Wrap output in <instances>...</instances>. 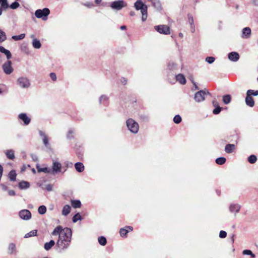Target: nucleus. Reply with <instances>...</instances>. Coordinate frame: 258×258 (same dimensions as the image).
<instances>
[{
	"mask_svg": "<svg viewBox=\"0 0 258 258\" xmlns=\"http://www.w3.org/2000/svg\"><path fill=\"white\" fill-rule=\"evenodd\" d=\"M55 244V242L53 240H51L48 242H46L44 244V248L46 250H50Z\"/></svg>",
	"mask_w": 258,
	"mask_h": 258,
	"instance_id": "nucleus-22",
	"label": "nucleus"
},
{
	"mask_svg": "<svg viewBox=\"0 0 258 258\" xmlns=\"http://www.w3.org/2000/svg\"><path fill=\"white\" fill-rule=\"evenodd\" d=\"M52 235L59 236L56 245L59 248L64 249L69 246L72 236V231L70 228H62V226H57L52 231Z\"/></svg>",
	"mask_w": 258,
	"mask_h": 258,
	"instance_id": "nucleus-1",
	"label": "nucleus"
},
{
	"mask_svg": "<svg viewBox=\"0 0 258 258\" xmlns=\"http://www.w3.org/2000/svg\"><path fill=\"white\" fill-rule=\"evenodd\" d=\"M85 6L88 7V8H91L93 6V4L92 3H86L84 5Z\"/></svg>",
	"mask_w": 258,
	"mask_h": 258,
	"instance_id": "nucleus-58",
	"label": "nucleus"
},
{
	"mask_svg": "<svg viewBox=\"0 0 258 258\" xmlns=\"http://www.w3.org/2000/svg\"><path fill=\"white\" fill-rule=\"evenodd\" d=\"M154 29L160 34L168 35L170 33L169 27L165 25L155 26Z\"/></svg>",
	"mask_w": 258,
	"mask_h": 258,
	"instance_id": "nucleus-4",
	"label": "nucleus"
},
{
	"mask_svg": "<svg viewBox=\"0 0 258 258\" xmlns=\"http://www.w3.org/2000/svg\"><path fill=\"white\" fill-rule=\"evenodd\" d=\"M38 171L39 172H43L45 173H49L50 169L49 168H48L47 167L40 168H38Z\"/></svg>",
	"mask_w": 258,
	"mask_h": 258,
	"instance_id": "nucleus-45",
	"label": "nucleus"
},
{
	"mask_svg": "<svg viewBox=\"0 0 258 258\" xmlns=\"http://www.w3.org/2000/svg\"><path fill=\"white\" fill-rule=\"evenodd\" d=\"M81 216L79 213H77L73 217V221L75 223L77 222L79 220H81Z\"/></svg>",
	"mask_w": 258,
	"mask_h": 258,
	"instance_id": "nucleus-43",
	"label": "nucleus"
},
{
	"mask_svg": "<svg viewBox=\"0 0 258 258\" xmlns=\"http://www.w3.org/2000/svg\"><path fill=\"white\" fill-rule=\"evenodd\" d=\"M222 108L220 107L219 106L218 107H216L213 111V113L214 114H219L220 111H221Z\"/></svg>",
	"mask_w": 258,
	"mask_h": 258,
	"instance_id": "nucleus-47",
	"label": "nucleus"
},
{
	"mask_svg": "<svg viewBox=\"0 0 258 258\" xmlns=\"http://www.w3.org/2000/svg\"><path fill=\"white\" fill-rule=\"evenodd\" d=\"M227 236V233L225 231L221 230L219 233V237L221 238H225Z\"/></svg>",
	"mask_w": 258,
	"mask_h": 258,
	"instance_id": "nucleus-49",
	"label": "nucleus"
},
{
	"mask_svg": "<svg viewBox=\"0 0 258 258\" xmlns=\"http://www.w3.org/2000/svg\"><path fill=\"white\" fill-rule=\"evenodd\" d=\"M176 80L181 84L184 85L186 84V79L183 75L179 74L176 76Z\"/></svg>",
	"mask_w": 258,
	"mask_h": 258,
	"instance_id": "nucleus-15",
	"label": "nucleus"
},
{
	"mask_svg": "<svg viewBox=\"0 0 258 258\" xmlns=\"http://www.w3.org/2000/svg\"><path fill=\"white\" fill-rule=\"evenodd\" d=\"M110 6L113 9L119 10L125 7L126 4L122 1H117L112 2Z\"/></svg>",
	"mask_w": 258,
	"mask_h": 258,
	"instance_id": "nucleus-7",
	"label": "nucleus"
},
{
	"mask_svg": "<svg viewBox=\"0 0 258 258\" xmlns=\"http://www.w3.org/2000/svg\"><path fill=\"white\" fill-rule=\"evenodd\" d=\"M3 173V166L0 165V178H1Z\"/></svg>",
	"mask_w": 258,
	"mask_h": 258,
	"instance_id": "nucleus-56",
	"label": "nucleus"
},
{
	"mask_svg": "<svg viewBox=\"0 0 258 258\" xmlns=\"http://www.w3.org/2000/svg\"><path fill=\"white\" fill-rule=\"evenodd\" d=\"M223 102L225 104H229L231 101V97L230 95H225L222 98Z\"/></svg>",
	"mask_w": 258,
	"mask_h": 258,
	"instance_id": "nucleus-31",
	"label": "nucleus"
},
{
	"mask_svg": "<svg viewBox=\"0 0 258 258\" xmlns=\"http://www.w3.org/2000/svg\"><path fill=\"white\" fill-rule=\"evenodd\" d=\"M40 135L43 137V142L45 146H47L48 145V137L44 134L42 131L39 132Z\"/></svg>",
	"mask_w": 258,
	"mask_h": 258,
	"instance_id": "nucleus-32",
	"label": "nucleus"
},
{
	"mask_svg": "<svg viewBox=\"0 0 258 258\" xmlns=\"http://www.w3.org/2000/svg\"><path fill=\"white\" fill-rule=\"evenodd\" d=\"M7 39L6 33L0 29V43H2Z\"/></svg>",
	"mask_w": 258,
	"mask_h": 258,
	"instance_id": "nucleus-34",
	"label": "nucleus"
},
{
	"mask_svg": "<svg viewBox=\"0 0 258 258\" xmlns=\"http://www.w3.org/2000/svg\"><path fill=\"white\" fill-rule=\"evenodd\" d=\"M50 14V10L48 8H45L42 10H37L35 12V15L37 18H41L43 20H46L48 16Z\"/></svg>",
	"mask_w": 258,
	"mask_h": 258,
	"instance_id": "nucleus-2",
	"label": "nucleus"
},
{
	"mask_svg": "<svg viewBox=\"0 0 258 258\" xmlns=\"http://www.w3.org/2000/svg\"><path fill=\"white\" fill-rule=\"evenodd\" d=\"M247 160L250 163L253 164L256 162L257 157L254 155H251L248 157Z\"/></svg>",
	"mask_w": 258,
	"mask_h": 258,
	"instance_id": "nucleus-35",
	"label": "nucleus"
},
{
	"mask_svg": "<svg viewBox=\"0 0 258 258\" xmlns=\"http://www.w3.org/2000/svg\"><path fill=\"white\" fill-rule=\"evenodd\" d=\"M18 83L20 86L23 88H28L30 86L29 80L26 78H20L18 80Z\"/></svg>",
	"mask_w": 258,
	"mask_h": 258,
	"instance_id": "nucleus-9",
	"label": "nucleus"
},
{
	"mask_svg": "<svg viewBox=\"0 0 258 258\" xmlns=\"http://www.w3.org/2000/svg\"><path fill=\"white\" fill-rule=\"evenodd\" d=\"M235 149V146L234 144H228L226 145L225 151L227 153L233 152Z\"/></svg>",
	"mask_w": 258,
	"mask_h": 258,
	"instance_id": "nucleus-20",
	"label": "nucleus"
},
{
	"mask_svg": "<svg viewBox=\"0 0 258 258\" xmlns=\"http://www.w3.org/2000/svg\"><path fill=\"white\" fill-rule=\"evenodd\" d=\"M71 205L74 208H79L81 207V203L80 200H71Z\"/></svg>",
	"mask_w": 258,
	"mask_h": 258,
	"instance_id": "nucleus-24",
	"label": "nucleus"
},
{
	"mask_svg": "<svg viewBox=\"0 0 258 258\" xmlns=\"http://www.w3.org/2000/svg\"><path fill=\"white\" fill-rule=\"evenodd\" d=\"M75 167L76 170L79 172H83L84 170V166L82 163L77 162L75 164Z\"/></svg>",
	"mask_w": 258,
	"mask_h": 258,
	"instance_id": "nucleus-23",
	"label": "nucleus"
},
{
	"mask_svg": "<svg viewBox=\"0 0 258 258\" xmlns=\"http://www.w3.org/2000/svg\"><path fill=\"white\" fill-rule=\"evenodd\" d=\"M226 158L224 157H219L216 159V163L218 165H223L226 162Z\"/></svg>",
	"mask_w": 258,
	"mask_h": 258,
	"instance_id": "nucleus-36",
	"label": "nucleus"
},
{
	"mask_svg": "<svg viewBox=\"0 0 258 258\" xmlns=\"http://www.w3.org/2000/svg\"><path fill=\"white\" fill-rule=\"evenodd\" d=\"M37 230H33L29 232V233H27L25 234L24 237L25 238H28L31 236H36L37 235Z\"/></svg>",
	"mask_w": 258,
	"mask_h": 258,
	"instance_id": "nucleus-37",
	"label": "nucleus"
},
{
	"mask_svg": "<svg viewBox=\"0 0 258 258\" xmlns=\"http://www.w3.org/2000/svg\"><path fill=\"white\" fill-rule=\"evenodd\" d=\"M19 6H20V4H19V3H18L17 2H15L11 5L10 8L12 9H16L17 8H18L19 7Z\"/></svg>",
	"mask_w": 258,
	"mask_h": 258,
	"instance_id": "nucleus-46",
	"label": "nucleus"
},
{
	"mask_svg": "<svg viewBox=\"0 0 258 258\" xmlns=\"http://www.w3.org/2000/svg\"><path fill=\"white\" fill-rule=\"evenodd\" d=\"M0 4L4 9H7L8 7L7 0H0Z\"/></svg>",
	"mask_w": 258,
	"mask_h": 258,
	"instance_id": "nucleus-42",
	"label": "nucleus"
},
{
	"mask_svg": "<svg viewBox=\"0 0 258 258\" xmlns=\"http://www.w3.org/2000/svg\"><path fill=\"white\" fill-rule=\"evenodd\" d=\"M25 34H21L19 35H15L12 36V39L15 41H18L19 40H22L25 38Z\"/></svg>",
	"mask_w": 258,
	"mask_h": 258,
	"instance_id": "nucleus-39",
	"label": "nucleus"
},
{
	"mask_svg": "<svg viewBox=\"0 0 258 258\" xmlns=\"http://www.w3.org/2000/svg\"><path fill=\"white\" fill-rule=\"evenodd\" d=\"M212 103L213 106L215 107L219 106L218 102L216 100H213Z\"/></svg>",
	"mask_w": 258,
	"mask_h": 258,
	"instance_id": "nucleus-55",
	"label": "nucleus"
},
{
	"mask_svg": "<svg viewBox=\"0 0 258 258\" xmlns=\"http://www.w3.org/2000/svg\"><path fill=\"white\" fill-rule=\"evenodd\" d=\"M61 165L60 163L57 162H54L53 163L52 170L54 172H58L60 171Z\"/></svg>",
	"mask_w": 258,
	"mask_h": 258,
	"instance_id": "nucleus-19",
	"label": "nucleus"
},
{
	"mask_svg": "<svg viewBox=\"0 0 258 258\" xmlns=\"http://www.w3.org/2000/svg\"><path fill=\"white\" fill-rule=\"evenodd\" d=\"M187 16H188V22L191 26V31H192V32H195V25L194 24V21L193 17L190 14H188Z\"/></svg>",
	"mask_w": 258,
	"mask_h": 258,
	"instance_id": "nucleus-30",
	"label": "nucleus"
},
{
	"mask_svg": "<svg viewBox=\"0 0 258 258\" xmlns=\"http://www.w3.org/2000/svg\"><path fill=\"white\" fill-rule=\"evenodd\" d=\"M248 91H251V92L250 93V96H251L252 95L254 96L258 95V90L254 91L252 90H248Z\"/></svg>",
	"mask_w": 258,
	"mask_h": 258,
	"instance_id": "nucleus-52",
	"label": "nucleus"
},
{
	"mask_svg": "<svg viewBox=\"0 0 258 258\" xmlns=\"http://www.w3.org/2000/svg\"><path fill=\"white\" fill-rule=\"evenodd\" d=\"M19 118L23 121L25 125H28L31 121V119L27 115L26 113H20L19 116Z\"/></svg>",
	"mask_w": 258,
	"mask_h": 258,
	"instance_id": "nucleus-13",
	"label": "nucleus"
},
{
	"mask_svg": "<svg viewBox=\"0 0 258 258\" xmlns=\"http://www.w3.org/2000/svg\"><path fill=\"white\" fill-rule=\"evenodd\" d=\"M133 228L132 226H126L124 228H121L119 230V233L121 237L126 236L127 233L130 231H132Z\"/></svg>",
	"mask_w": 258,
	"mask_h": 258,
	"instance_id": "nucleus-12",
	"label": "nucleus"
},
{
	"mask_svg": "<svg viewBox=\"0 0 258 258\" xmlns=\"http://www.w3.org/2000/svg\"><path fill=\"white\" fill-rule=\"evenodd\" d=\"M38 211L40 214H44L46 212V208L45 206H40L38 208Z\"/></svg>",
	"mask_w": 258,
	"mask_h": 258,
	"instance_id": "nucleus-40",
	"label": "nucleus"
},
{
	"mask_svg": "<svg viewBox=\"0 0 258 258\" xmlns=\"http://www.w3.org/2000/svg\"><path fill=\"white\" fill-rule=\"evenodd\" d=\"M70 211L71 207L68 205H66L63 207L62 214L64 216H67L70 213Z\"/></svg>",
	"mask_w": 258,
	"mask_h": 258,
	"instance_id": "nucleus-25",
	"label": "nucleus"
},
{
	"mask_svg": "<svg viewBox=\"0 0 258 258\" xmlns=\"http://www.w3.org/2000/svg\"><path fill=\"white\" fill-rule=\"evenodd\" d=\"M130 15L131 16H134L135 15V13L134 12H130Z\"/></svg>",
	"mask_w": 258,
	"mask_h": 258,
	"instance_id": "nucleus-64",
	"label": "nucleus"
},
{
	"mask_svg": "<svg viewBox=\"0 0 258 258\" xmlns=\"http://www.w3.org/2000/svg\"><path fill=\"white\" fill-rule=\"evenodd\" d=\"M210 94L208 91L201 90L195 94V99L197 102H200L203 101L205 99V96Z\"/></svg>",
	"mask_w": 258,
	"mask_h": 258,
	"instance_id": "nucleus-5",
	"label": "nucleus"
},
{
	"mask_svg": "<svg viewBox=\"0 0 258 258\" xmlns=\"http://www.w3.org/2000/svg\"><path fill=\"white\" fill-rule=\"evenodd\" d=\"M0 52L4 53L6 55L8 59H9L12 57V54L11 52L2 46H0Z\"/></svg>",
	"mask_w": 258,
	"mask_h": 258,
	"instance_id": "nucleus-18",
	"label": "nucleus"
},
{
	"mask_svg": "<svg viewBox=\"0 0 258 258\" xmlns=\"http://www.w3.org/2000/svg\"><path fill=\"white\" fill-rule=\"evenodd\" d=\"M9 195L11 196H14L15 195V192L14 190H10Z\"/></svg>",
	"mask_w": 258,
	"mask_h": 258,
	"instance_id": "nucleus-60",
	"label": "nucleus"
},
{
	"mask_svg": "<svg viewBox=\"0 0 258 258\" xmlns=\"http://www.w3.org/2000/svg\"><path fill=\"white\" fill-rule=\"evenodd\" d=\"M12 64V61L9 60L3 64L2 68L5 74L10 75L13 72L14 69Z\"/></svg>",
	"mask_w": 258,
	"mask_h": 258,
	"instance_id": "nucleus-6",
	"label": "nucleus"
},
{
	"mask_svg": "<svg viewBox=\"0 0 258 258\" xmlns=\"http://www.w3.org/2000/svg\"><path fill=\"white\" fill-rule=\"evenodd\" d=\"M49 76L53 81H55L56 80V76L54 73H51Z\"/></svg>",
	"mask_w": 258,
	"mask_h": 258,
	"instance_id": "nucleus-51",
	"label": "nucleus"
},
{
	"mask_svg": "<svg viewBox=\"0 0 258 258\" xmlns=\"http://www.w3.org/2000/svg\"><path fill=\"white\" fill-rule=\"evenodd\" d=\"M228 58L230 60L236 61H237L239 58V54L236 52H231L228 54Z\"/></svg>",
	"mask_w": 258,
	"mask_h": 258,
	"instance_id": "nucleus-14",
	"label": "nucleus"
},
{
	"mask_svg": "<svg viewBox=\"0 0 258 258\" xmlns=\"http://www.w3.org/2000/svg\"><path fill=\"white\" fill-rule=\"evenodd\" d=\"M32 45H33V46L35 48H37V49L40 48L41 46V44L40 41L36 39H33V42H32Z\"/></svg>",
	"mask_w": 258,
	"mask_h": 258,
	"instance_id": "nucleus-33",
	"label": "nucleus"
},
{
	"mask_svg": "<svg viewBox=\"0 0 258 258\" xmlns=\"http://www.w3.org/2000/svg\"><path fill=\"white\" fill-rule=\"evenodd\" d=\"M251 34V29L249 27H245L242 30V38H249Z\"/></svg>",
	"mask_w": 258,
	"mask_h": 258,
	"instance_id": "nucleus-16",
	"label": "nucleus"
},
{
	"mask_svg": "<svg viewBox=\"0 0 258 258\" xmlns=\"http://www.w3.org/2000/svg\"><path fill=\"white\" fill-rule=\"evenodd\" d=\"M126 125L128 130L133 133H138L139 128L138 123L132 118L127 119L126 121Z\"/></svg>",
	"mask_w": 258,
	"mask_h": 258,
	"instance_id": "nucleus-3",
	"label": "nucleus"
},
{
	"mask_svg": "<svg viewBox=\"0 0 258 258\" xmlns=\"http://www.w3.org/2000/svg\"><path fill=\"white\" fill-rule=\"evenodd\" d=\"M253 2L255 6H258V0H253Z\"/></svg>",
	"mask_w": 258,
	"mask_h": 258,
	"instance_id": "nucleus-61",
	"label": "nucleus"
},
{
	"mask_svg": "<svg viewBox=\"0 0 258 258\" xmlns=\"http://www.w3.org/2000/svg\"><path fill=\"white\" fill-rule=\"evenodd\" d=\"M240 206L237 204L232 205L229 207V210L231 212L237 213L240 210Z\"/></svg>",
	"mask_w": 258,
	"mask_h": 258,
	"instance_id": "nucleus-27",
	"label": "nucleus"
},
{
	"mask_svg": "<svg viewBox=\"0 0 258 258\" xmlns=\"http://www.w3.org/2000/svg\"><path fill=\"white\" fill-rule=\"evenodd\" d=\"M46 188L48 191H51L52 189V186L51 184H48L46 185Z\"/></svg>",
	"mask_w": 258,
	"mask_h": 258,
	"instance_id": "nucleus-54",
	"label": "nucleus"
},
{
	"mask_svg": "<svg viewBox=\"0 0 258 258\" xmlns=\"http://www.w3.org/2000/svg\"><path fill=\"white\" fill-rule=\"evenodd\" d=\"M101 1L102 0H95V2L96 4H99Z\"/></svg>",
	"mask_w": 258,
	"mask_h": 258,
	"instance_id": "nucleus-62",
	"label": "nucleus"
},
{
	"mask_svg": "<svg viewBox=\"0 0 258 258\" xmlns=\"http://www.w3.org/2000/svg\"><path fill=\"white\" fill-rule=\"evenodd\" d=\"M120 29L122 30H125L126 29V26H124V25L121 26L120 27Z\"/></svg>",
	"mask_w": 258,
	"mask_h": 258,
	"instance_id": "nucleus-63",
	"label": "nucleus"
},
{
	"mask_svg": "<svg viewBox=\"0 0 258 258\" xmlns=\"http://www.w3.org/2000/svg\"><path fill=\"white\" fill-rule=\"evenodd\" d=\"M243 254L250 255L253 258H254L255 256V254H253L251 250L248 249L244 250L243 251Z\"/></svg>",
	"mask_w": 258,
	"mask_h": 258,
	"instance_id": "nucleus-44",
	"label": "nucleus"
},
{
	"mask_svg": "<svg viewBox=\"0 0 258 258\" xmlns=\"http://www.w3.org/2000/svg\"><path fill=\"white\" fill-rule=\"evenodd\" d=\"M250 92L251 91H247L246 96L245 98V103L248 106L253 107L254 105V101L253 98L250 96Z\"/></svg>",
	"mask_w": 258,
	"mask_h": 258,
	"instance_id": "nucleus-11",
	"label": "nucleus"
},
{
	"mask_svg": "<svg viewBox=\"0 0 258 258\" xmlns=\"http://www.w3.org/2000/svg\"><path fill=\"white\" fill-rule=\"evenodd\" d=\"M173 121L175 123H179L181 121V117L179 115H176L173 118Z\"/></svg>",
	"mask_w": 258,
	"mask_h": 258,
	"instance_id": "nucleus-41",
	"label": "nucleus"
},
{
	"mask_svg": "<svg viewBox=\"0 0 258 258\" xmlns=\"http://www.w3.org/2000/svg\"><path fill=\"white\" fill-rule=\"evenodd\" d=\"M98 242L101 245L104 246L107 243L106 239L103 236H100L98 237Z\"/></svg>",
	"mask_w": 258,
	"mask_h": 258,
	"instance_id": "nucleus-38",
	"label": "nucleus"
},
{
	"mask_svg": "<svg viewBox=\"0 0 258 258\" xmlns=\"http://www.w3.org/2000/svg\"><path fill=\"white\" fill-rule=\"evenodd\" d=\"M7 158L11 160L15 159V156L14 155V152L12 150H7L6 152Z\"/></svg>",
	"mask_w": 258,
	"mask_h": 258,
	"instance_id": "nucleus-29",
	"label": "nucleus"
},
{
	"mask_svg": "<svg viewBox=\"0 0 258 258\" xmlns=\"http://www.w3.org/2000/svg\"><path fill=\"white\" fill-rule=\"evenodd\" d=\"M74 134V132L72 130H70L68 132V138H71L73 137L72 135Z\"/></svg>",
	"mask_w": 258,
	"mask_h": 258,
	"instance_id": "nucleus-53",
	"label": "nucleus"
},
{
	"mask_svg": "<svg viewBox=\"0 0 258 258\" xmlns=\"http://www.w3.org/2000/svg\"><path fill=\"white\" fill-rule=\"evenodd\" d=\"M17 174L14 170H11L9 173V178L11 181H16Z\"/></svg>",
	"mask_w": 258,
	"mask_h": 258,
	"instance_id": "nucleus-26",
	"label": "nucleus"
},
{
	"mask_svg": "<svg viewBox=\"0 0 258 258\" xmlns=\"http://www.w3.org/2000/svg\"><path fill=\"white\" fill-rule=\"evenodd\" d=\"M0 52L4 53L6 55L8 59H9L12 57V54L11 52L2 46H0Z\"/></svg>",
	"mask_w": 258,
	"mask_h": 258,
	"instance_id": "nucleus-17",
	"label": "nucleus"
},
{
	"mask_svg": "<svg viewBox=\"0 0 258 258\" xmlns=\"http://www.w3.org/2000/svg\"><path fill=\"white\" fill-rule=\"evenodd\" d=\"M121 82L122 84H123L124 85L126 84V83H127V80L126 79H125L124 78H121Z\"/></svg>",
	"mask_w": 258,
	"mask_h": 258,
	"instance_id": "nucleus-57",
	"label": "nucleus"
},
{
	"mask_svg": "<svg viewBox=\"0 0 258 258\" xmlns=\"http://www.w3.org/2000/svg\"><path fill=\"white\" fill-rule=\"evenodd\" d=\"M141 13L142 14V19L143 21H145L146 20V19L147 18V11H146L145 12L142 11V12H141Z\"/></svg>",
	"mask_w": 258,
	"mask_h": 258,
	"instance_id": "nucleus-50",
	"label": "nucleus"
},
{
	"mask_svg": "<svg viewBox=\"0 0 258 258\" xmlns=\"http://www.w3.org/2000/svg\"><path fill=\"white\" fill-rule=\"evenodd\" d=\"M21 218L24 220H28L31 217V213L28 210H23L19 212Z\"/></svg>",
	"mask_w": 258,
	"mask_h": 258,
	"instance_id": "nucleus-10",
	"label": "nucleus"
},
{
	"mask_svg": "<svg viewBox=\"0 0 258 258\" xmlns=\"http://www.w3.org/2000/svg\"><path fill=\"white\" fill-rule=\"evenodd\" d=\"M191 82H192V84H194L196 89H197V90L199 89L198 86L197 85L196 83L194 81V80H192Z\"/></svg>",
	"mask_w": 258,
	"mask_h": 258,
	"instance_id": "nucleus-59",
	"label": "nucleus"
},
{
	"mask_svg": "<svg viewBox=\"0 0 258 258\" xmlns=\"http://www.w3.org/2000/svg\"><path fill=\"white\" fill-rule=\"evenodd\" d=\"M135 7L137 10H141V12L143 11L145 12L146 11H147V6L144 4L141 0H138L135 3Z\"/></svg>",
	"mask_w": 258,
	"mask_h": 258,
	"instance_id": "nucleus-8",
	"label": "nucleus"
},
{
	"mask_svg": "<svg viewBox=\"0 0 258 258\" xmlns=\"http://www.w3.org/2000/svg\"><path fill=\"white\" fill-rule=\"evenodd\" d=\"M215 59V58L212 56H208L206 58V61H207L209 63H213Z\"/></svg>",
	"mask_w": 258,
	"mask_h": 258,
	"instance_id": "nucleus-48",
	"label": "nucleus"
},
{
	"mask_svg": "<svg viewBox=\"0 0 258 258\" xmlns=\"http://www.w3.org/2000/svg\"><path fill=\"white\" fill-rule=\"evenodd\" d=\"M16 245L13 243H11L9 245L8 247V253L10 254H13L16 253Z\"/></svg>",
	"mask_w": 258,
	"mask_h": 258,
	"instance_id": "nucleus-21",
	"label": "nucleus"
},
{
	"mask_svg": "<svg viewBox=\"0 0 258 258\" xmlns=\"http://www.w3.org/2000/svg\"><path fill=\"white\" fill-rule=\"evenodd\" d=\"M30 184L28 182L22 181L19 183V187L21 189H25L29 187Z\"/></svg>",
	"mask_w": 258,
	"mask_h": 258,
	"instance_id": "nucleus-28",
	"label": "nucleus"
}]
</instances>
